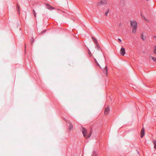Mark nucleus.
Instances as JSON below:
<instances>
[{
	"instance_id": "26",
	"label": "nucleus",
	"mask_w": 156,
	"mask_h": 156,
	"mask_svg": "<svg viewBox=\"0 0 156 156\" xmlns=\"http://www.w3.org/2000/svg\"><path fill=\"white\" fill-rule=\"evenodd\" d=\"M33 42V41H32V42H31V43H32Z\"/></svg>"
},
{
	"instance_id": "25",
	"label": "nucleus",
	"mask_w": 156,
	"mask_h": 156,
	"mask_svg": "<svg viewBox=\"0 0 156 156\" xmlns=\"http://www.w3.org/2000/svg\"><path fill=\"white\" fill-rule=\"evenodd\" d=\"M97 64V65L98 66H100L99 64V63H98H98H97V64Z\"/></svg>"
},
{
	"instance_id": "5",
	"label": "nucleus",
	"mask_w": 156,
	"mask_h": 156,
	"mask_svg": "<svg viewBox=\"0 0 156 156\" xmlns=\"http://www.w3.org/2000/svg\"><path fill=\"white\" fill-rule=\"evenodd\" d=\"M46 6L47 8L49 10H51L54 9V7H52L51 5H50L48 4H46Z\"/></svg>"
},
{
	"instance_id": "13",
	"label": "nucleus",
	"mask_w": 156,
	"mask_h": 156,
	"mask_svg": "<svg viewBox=\"0 0 156 156\" xmlns=\"http://www.w3.org/2000/svg\"><path fill=\"white\" fill-rule=\"evenodd\" d=\"M141 38L142 39H143L144 41H145V39H146V37L144 36L143 35H141Z\"/></svg>"
},
{
	"instance_id": "2",
	"label": "nucleus",
	"mask_w": 156,
	"mask_h": 156,
	"mask_svg": "<svg viewBox=\"0 0 156 156\" xmlns=\"http://www.w3.org/2000/svg\"><path fill=\"white\" fill-rule=\"evenodd\" d=\"M82 133L84 136L85 138L90 137L92 134V132L91 131H90L89 133H88L87 130L84 128H83L82 129Z\"/></svg>"
},
{
	"instance_id": "10",
	"label": "nucleus",
	"mask_w": 156,
	"mask_h": 156,
	"mask_svg": "<svg viewBox=\"0 0 156 156\" xmlns=\"http://www.w3.org/2000/svg\"><path fill=\"white\" fill-rule=\"evenodd\" d=\"M16 8L17 10V12H18L19 13L20 11V7L19 5L18 4H17V6H16Z\"/></svg>"
},
{
	"instance_id": "9",
	"label": "nucleus",
	"mask_w": 156,
	"mask_h": 156,
	"mask_svg": "<svg viewBox=\"0 0 156 156\" xmlns=\"http://www.w3.org/2000/svg\"><path fill=\"white\" fill-rule=\"evenodd\" d=\"M68 124L69 125V129L70 131L73 128V126L71 123L69 122Z\"/></svg>"
},
{
	"instance_id": "22",
	"label": "nucleus",
	"mask_w": 156,
	"mask_h": 156,
	"mask_svg": "<svg viewBox=\"0 0 156 156\" xmlns=\"http://www.w3.org/2000/svg\"><path fill=\"white\" fill-rule=\"evenodd\" d=\"M118 40L119 42H121L122 41L121 39L118 38Z\"/></svg>"
},
{
	"instance_id": "7",
	"label": "nucleus",
	"mask_w": 156,
	"mask_h": 156,
	"mask_svg": "<svg viewBox=\"0 0 156 156\" xmlns=\"http://www.w3.org/2000/svg\"><path fill=\"white\" fill-rule=\"evenodd\" d=\"M109 111V108L108 107L106 108L105 109V112H104L105 114V115H107Z\"/></svg>"
},
{
	"instance_id": "19",
	"label": "nucleus",
	"mask_w": 156,
	"mask_h": 156,
	"mask_svg": "<svg viewBox=\"0 0 156 156\" xmlns=\"http://www.w3.org/2000/svg\"><path fill=\"white\" fill-rule=\"evenodd\" d=\"M154 53L156 55V47H154Z\"/></svg>"
},
{
	"instance_id": "8",
	"label": "nucleus",
	"mask_w": 156,
	"mask_h": 156,
	"mask_svg": "<svg viewBox=\"0 0 156 156\" xmlns=\"http://www.w3.org/2000/svg\"><path fill=\"white\" fill-rule=\"evenodd\" d=\"M107 71H108V68L107 66H105V68L103 70V72L105 74H106V75L107 74Z\"/></svg>"
},
{
	"instance_id": "17",
	"label": "nucleus",
	"mask_w": 156,
	"mask_h": 156,
	"mask_svg": "<svg viewBox=\"0 0 156 156\" xmlns=\"http://www.w3.org/2000/svg\"><path fill=\"white\" fill-rule=\"evenodd\" d=\"M151 58H152V59L155 62H156V58L154 57H151Z\"/></svg>"
},
{
	"instance_id": "24",
	"label": "nucleus",
	"mask_w": 156,
	"mask_h": 156,
	"mask_svg": "<svg viewBox=\"0 0 156 156\" xmlns=\"http://www.w3.org/2000/svg\"><path fill=\"white\" fill-rule=\"evenodd\" d=\"M95 62L96 64H97V63H98V62L96 60V59H95Z\"/></svg>"
},
{
	"instance_id": "16",
	"label": "nucleus",
	"mask_w": 156,
	"mask_h": 156,
	"mask_svg": "<svg viewBox=\"0 0 156 156\" xmlns=\"http://www.w3.org/2000/svg\"><path fill=\"white\" fill-rule=\"evenodd\" d=\"M109 12V9H108L107 11L105 12V16H107L108 15V13Z\"/></svg>"
},
{
	"instance_id": "1",
	"label": "nucleus",
	"mask_w": 156,
	"mask_h": 156,
	"mask_svg": "<svg viewBox=\"0 0 156 156\" xmlns=\"http://www.w3.org/2000/svg\"><path fill=\"white\" fill-rule=\"evenodd\" d=\"M130 23L131 27L133 28L132 33H135L136 32L137 27V23L134 20H130Z\"/></svg>"
},
{
	"instance_id": "14",
	"label": "nucleus",
	"mask_w": 156,
	"mask_h": 156,
	"mask_svg": "<svg viewBox=\"0 0 156 156\" xmlns=\"http://www.w3.org/2000/svg\"><path fill=\"white\" fill-rule=\"evenodd\" d=\"M96 152L95 151H94L93 152V155H92V156H97V155L96 154Z\"/></svg>"
},
{
	"instance_id": "18",
	"label": "nucleus",
	"mask_w": 156,
	"mask_h": 156,
	"mask_svg": "<svg viewBox=\"0 0 156 156\" xmlns=\"http://www.w3.org/2000/svg\"><path fill=\"white\" fill-rule=\"evenodd\" d=\"M141 15L142 18L143 19L145 20V17L144 16L142 15V14L141 13Z\"/></svg>"
},
{
	"instance_id": "11",
	"label": "nucleus",
	"mask_w": 156,
	"mask_h": 156,
	"mask_svg": "<svg viewBox=\"0 0 156 156\" xmlns=\"http://www.w3.org/2000/svg\"><path fill=\"white\" fill-rule=\"evenodd\" d=\"M153 142L154 145V148L156 149V141L155 140H153Z\"/></svg>"
},
{
	"instance_id": "20",
	"label": "nucleus",
	"mask_w": 156,
	"mask_h": 156,
	"mask_svg": "<svg viewBox=\"0 0 156 156\" xmlns=\"http://www.w3.org/2000/svg\"><path fill=\"white\" fill-rule=\"evenodd\" d=\"M46 30H44V31H43L42 33H41V34H43L44 33H45V32H46Z\"/></svg>"
},
{
	"instance_id": "6",
	"label": "nucleus",
	"mask_w": 156,
	"mask_h": 156,
	"mask_svg": "<svg viewBox=\"0 0 156 156\" xmlns=\"http://www.w3.org/2000/svg\"><path fill=\"white\" fill-rule=\"evenodd\" d=\"M144 128H142L140 131V137L141 138H143L144 135Z\"/></svg>"
},
{
	"instance_id": "23",
	"label": "nucleus",
	"mask_w": 156,
	"mask_h": 156,
	"mask_svg": "<svg viewBox=\"0 0 156 156\" xmlns=\"http://www.w3.org/2000/svg\"><path fill=\"white\" fill-rule=\"evenodd\" d=\"M153 38H154V39H155V38H156V36H155V35L153 36Z\"/></svg>"
},
{
	"instance_id": "21",
	"label": "nucleus",
	"mask_w": 156,
	"mask_h": 156,
	"mask_svg": "<svg viewBox=\"0 0 156 156\" xmlns=\"http://www.w3.org/2000/svg\"><path fill=\"white\" fill-rule=\"evenodd\" d=\"M122 23H119V27H120V26H122Z\"/></svg>"
},
{
	"instance_id": "3",
	"label": "nucleus",
	"mask_w": 156,
	"mask_h": 156,
	"mask_svg": "<svg viewBox=\"0 0 156 156\" xmlns=\"http://www.w3.org/2000/svg\"><path fill=\"white\" fill-rule=\"evenodd\" d=\"M106 0H101V1L98 2L97 4V6H99L100 5H105L106 4Z\"/></svg>"
},
{
	"instance_id": "27",
	"label": "nucleus",
	"mask_w": 156,
	"mask_h": 156,
	"mask_svg": "<svg viewBox=\"0 0 156 156\" xmlns=\"http://www.w3.org/2000/svg\"><path fill=\"white\" fill-rule=\"evenodd\" d=\"M146 1H148L149 0H146Z\"/></svg>"
},
{
	"instance_id": "15",
	"label": "nucleus",
	"mask_w": 156,
	"mask_h": 156,
	"mask_svg": "<svg viewBox=\"0 0 156 156\" xmlns=\"http://www.w3.org/2000/svg\"><path fill=\"white\" fill-rule=\"evenodd\" d=\"M33 14H34V16L36 17V14L35 12V11L34 10V9H33Z\"/></svg>"
},
{
	"instance_id": "4",
	"label": "nucleus",
	"mask_w": 156,
	"mask_h": 156,
	"mask_svg": "<svg viewBox=\"0 0 156 156\" xmlns=\"http://www.w3.org/2000/svg\"><path fill=\"white\" fill-rule=\"evenodd\" d=\"M121 54L123 56L125 53V49L124 48H121L120 49Z\"/></svg>"
},
{
	"instance_id": "12",
	"label": "nucleus",
	"mask_w": 156,
	"mask_h": 156,
	"mask_svg": "<svg viewBox=\"0 0 156 156\" xmlns=\"http://www.w3.org/2000/svg\"><path fill=\"white\" fill-rule=\"evenodd\" d=\"M92 38L94 42L96 43H97V41L95 38H94V37H92Z\"/></svg>"
}]
</instances>
